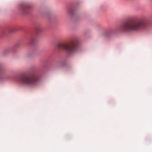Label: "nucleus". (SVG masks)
Returning a JSON list of instances; mask_svg holds the SVG:
<instances>
[{"mask_svg": "<svg viewBox=\"0 0 152 152\" xmlns=\"http://www.w3.org/2000/svg\"><path fill=\"white\" fill-rule=\"evenodd\" d=\"M37 30L38 31H41L42 30V29L41 28H38Z\"/></svg>", "mask_w": 152, "mask_h": 152, "instance_id": "0eeeda50", "label": "nucleus"}, {"mask_svg": "<svg viewBox=\"0 0 152 152\" xmlns=\"http://www.w3.org/2000/svg\"><path fill=\"white\" fill-rule=\"evenodd\" d=\"M147 22L145 18H134L125 22L119 28V30L126 33L137 31L147 27Z\"/></svg>", "mask_w": 152, "mask_h": 152, "instance_id": "f257e3e1", "label": "nucleus"}, {"mask_svg": "<svg viewBox=\"0 0 152 152\" xmlns=\"http://www.w3.org/2000/svg\"><path fill=\"white\" fill-rule=\"evenodd\" d=\"M10 79V76L3 73L1 70L0 68V80H7Z\"/></svg>", "mask_w": 152, "mask_h": 152, "instance_id": "20e7f679", "label": "nucleus"}, {"mask_svg": "<svg viewBox=\"0 0 152 152\" xmlns=\"http://www.w3.org/2000/svg\"><path fill=\"white\" fill-rule=\"evenodd\" d=\"M10 51V49H7L4 50L3 52V55H5L9 53Z\"/></svg>", "mask_w": 152, "mask_h": 152, "instance_id": "423d86ee", "label": "nucleus"}, {"mask_svg": "<svg viewBox=\"0 0 152 152\" xmlns=\"http://www.w3.org/2000/svg\"><path fill=\"white\" fill-rule=\"evenodd\" d=\"M78 46V40L76 38H74L69 43H58L56 47L59 50L63 49L67 53H70L77 50Z\"/></svg>", "mask_w": 152, "mask_h": 152, "instance_id": "7ed1b4c3", "label": "nucleus"}, {"mask_svg": "<svg viewBox=\"0 0 152 152\" xmlns=\"http://www.w3.org/2000/svg\"><path fill=\"white\" fill-rule=\"evenodd\" d=\"M29 8L30 7L26 5H23L21 6L20 7V9L24 12H26V10L27 9H29Z\"/></svg>", "mask_w": 152, "mask_h": 152, "instance_id": "39448f33", "label": "nucleus"}, {"mask_svg": "<svg viewBox=\"0 0 152 152\" xmlns=\"http://www.w3.org/2000/svg\"><path fill=\"white\" fill-rule=\"evenodd\" d=\"M33 39H31V43H33V41H33Z\"/></svg>", "mask_w": 152, "mask_h": 152, "instance_id": "6e6552de", "label": "nucleus"}, {"mask_svg": "<svg viewBox=\"0 0 152 152\" xmlns=\"http://www.w3.org/2000/svg\"><path fill=\"white\" fill-rule=\"evenodd\" d=\"M20 81L23 85L33 87L38 84L39 81V78L36 74L33 73L22 76Z\"/></svg>", "mask_w": 152, "mask_h": 152, "instance_id": "f03ea898", "label": "nucleus"}]
</instances>
